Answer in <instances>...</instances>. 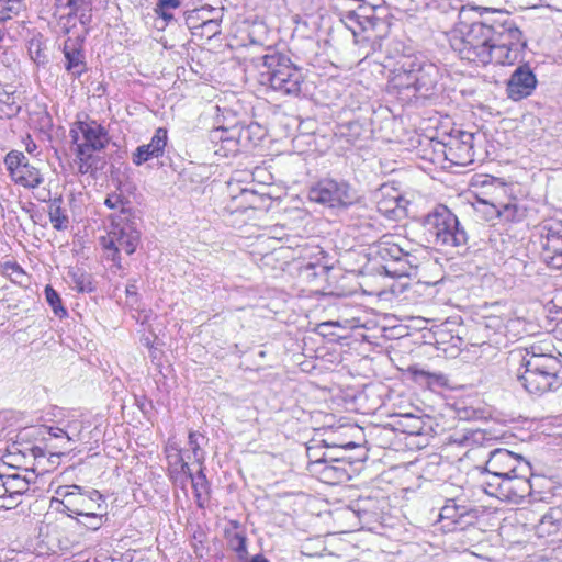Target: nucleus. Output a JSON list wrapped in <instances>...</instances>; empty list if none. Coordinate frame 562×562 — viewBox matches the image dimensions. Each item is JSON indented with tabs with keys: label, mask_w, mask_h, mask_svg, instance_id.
Instances as JSON below:
<instances>
[{
	"label": "nucleus",
	"mask_w": 562,
	"mask_h": 562,
	"mask_svg": "<svg viewBox=\"0 0 562 562\" xmlns=\"http://www.w3.org/2000/svg\"><path fill=\"white\" fill-rule=\"evenodd\" d=\"M4 37V31L2 29H0V42L3 40Z\"/></svg>",
	"instance_id": "obj_61"
},
{
	"label": "nucleus",
	"mask_w": 562,
	"mask_h": 562,
	"mask_svg": "<svg viewBox=\"0 0 562 562\" xmlns=\"http://www.w3.org/2000/svg\"><path fill=\"white\" fill-rule=\"evenodd\" d=\"M35 149H36V145H35V143L31 142L30 144H27V145H26V150H27L29 153H32V151H33V150H35Z\"/></svg>",
	"instance_id": "obj_58"
},
{
	"label": "nucleus",
	"mask_w": 562,
	"mask_h": 562,
	"mask_svg": "<svg viewBox=\"0 0 562 562\" xmlns=\"http://www.w3.org/2000/svg\"><path fill=\"white\" fill-rule=\"evenodd\" d=\"M4 164L13 181L24 188L35 189L44 182L41 169L31 164L21 151H10L4 159Z\"/></svg>",
	"instance_id": "obj_11"
},
{
	"label": "nucleus",
	"mask_w": 562,
	"mask_h": 562,
	"mask_svg": "<svg viewBox=\"0 0 562 562\" xmlns=\"http://www.w3.org/2000/svg\"><path fill=\"white\" fill-rule=\"evenodd\" d=\"M543 262L550 268L562 269V249L552 256L547 255Z\"/></svg>",
	"instance_id": "obj_48"
},
{
	"label": "nucleus",
	"mask_w": 562,
	"mask_h": 562,
	"mask_svg": "<svg viewBox=\"0 0 562 562\" xmlns=\"http://www.w3.org/2000/svg\"><path fill=\"white\" fill-rule=\"evenodd\" d=\"M212 143L214 144V153L222 157L234 156L241 150L237 138L216 140Z\"/></svg>",
	"instance_id": "obj_32"
},
{
	"label": "nucleus",
	"mask_w": 562,
	"mask_h": 562,
	"mask_svg": "<svg viewBox=\"0 0 562 562\" xmlns=\"http://www.w3.org/2000/svg\"><path fill=\"white\" fill-rule=\"evenodd\" d=\"M450 43L462 60L476 66H512L522 59L527 47L522 32L509 21L474 22L465 32L454 34Z\"/></svg>",
	"instance_id": "obj_1"
},
{
	"label": "nucleus",
	"mask_w": 562,
	"mask_h": 562,
	"mask_svg": "<svg viewBox=\"0 0 562 562\" xmlns=\"http://www.w3.org/2000/svg\"><path fill=\"white\" fill-rule=\"evenodd\" d=\"M485 470L494 476L495 480H502L519 470L530 472V464L518 456L507 449H495L490 453L486 461Z\"/></svg>",
	"instance_id": "obj_12"
},
{
	"label": "nucleus",
	"mask_w": 562,
	"mask_h": 562,
	"mask_svg": "<svg viewBox=\"0 0 562 562\" xmlns=\"http://www.w3.org/2000/svg\"><path fill=\"white\" fill-rule=\"evenodd\" d=\"M529 474L530 472L519 470L516 473L505 476L497 482L495 490L487 491V494L514 503H519L527 496L532 497L535 501H542V497L535 495L533 484L528 477Z\"/></svg>",
	"instance_id": "obj_10"
},
{
	"label": "nucleus",
	"mask_w": 562,
	"mask_h": 562,
	"mask_svg": "<svg viewBox=\"0 0 562 562\" xmlns=\"http://www.w3.org/2000/svg\"><path fill=\"white\" fill-rule=\"evenodd\" d=\"M499 213L504 222H520L527 216V209L517 200H510L507 203L499 202Z\"/></svg>",
	"instance_id": "obj_26"
},
{
	"label": "nucleus",
	"mask_w": 562,
	"mask_h": 562,
	"mask_svg": "<svg viewBox=\"0 0 562 562\" xmlns=\"http://www.w3.org/2000/svg\"><path fill=\"white\" fill-rule=\"evenodd\" d=\"M476 211L484 215L486 221L501 220L499 203H488L485 200H479Z\"/></svg>",
	"instance_id": "obj_39"
},
{
	"label": "nucleus",
	"mask_w": 562,
	"mask_h": 562,
	"mask_svg": "<svg viewBox=\"0 0 562 562\" xmlns=\"http://www.w3.org/2000/svg\"><path fill=\"white\" fill-rule=\"evenodd\" d=\"M446 158L454 165L468 166L474 161V134L465 131H454L445 145Z\"/></svg>",
	"instance_id": "obj_13"
},
{
	"label": "nucleus",
	"mask_w": 562,
	"mask_h": 562,
	"mask_svg": "<svg viewBox=\"0 0 562 562\" xmlns=\"http://www.w3.org/2000/svg\"><path fill=\"white\" fill-rule=\"evenodd\" d=\"M502 321L498 317H490L487 321V327H499Z\"/></svg>",
	"instance_id": "obj_53"
},
{
	"label": "nucleus",
	"mask_w": 562,
	"mask_h": 562,
	"mask_svg": "<svg viewBox=\"0 0 562 562\" xmlns=\"http://www.w3.org/2000/svg\"><path fill=\"white\" fill-rule=\"evenodd\" d=\"M56 493L63 497L61 512L68 516L83 517L94 512H103L106 508L103 495L97 490L82 492L78 485L59 486Z\"/></svg>",
	"instance_id": "obj_6"
},
{
	"label": "nucleus",
	"mask_w": 562,
	"mask_h": 562,
	"mask_svg": "<svg viewBox=\"0 0 562 562\" xmlns=\"http://www.w3.org/2000/svg\"><path fill=\"white\" fill-rule=\"evenodd\" d=\"M415 74V92L422 97L431 94L441 78V71L437 65L417 57L413 58Z\"/></svg>",
	"instance_id": "obj_15"
},
{
	"label": "nucleus",
	"mask_w": 562,
	"mask_h": 562,
	"mask_svg": "<svg viewBox=\"0 0 562 562\" xmlns=\"http://www.w3.org/2000/svg\"><path fill=\"white\" fill-rule=\"evenodd\" d=\"M192 482V487L195 493V497L201 498L203 493L207 492V480L202 469L199 470L196 475H193L191 470L189 469V473H186Z\"/></svg>",
	"instance_id": "obj_37"
},
{
	"label": "nucleus",
	"mask_w": 562,
	"mask_h": 562,
	"mask_svg": "<svg viewBox=\"0 0 562 562\" xmlns=\"http://www.w3.org/2000/svg\"><path fill=\"white\" fill-rule=\"evenodd\" d=\"M4 482L2 484H0V499L2 501H5L7 498H9V493L8 492H4Z\"/></svg>",
	"instance_id": "obj_55"
},
{
	"label": "nucleus",
	"mask_w": 562,
	"mask_h": 562,
	"mask_svg": "<svg viewBox=\"0 0 562 562\" xmlns=\"http://www.w3.org/2000/svg\"><path fill=\"white\" fill-rule=\"evenodd\" d=\"M322 474L326 480L333 481V483L341 482L348 477L347 471L339 465H325Z\"/></svg>",
	"instance_id": "obj_41"
},
{
	"label": "nucleus",
	"mask_w": 562,
	"mask_h": 562,
	"mask_svg": "<svg viewBox=\"0 0 562 562\" xmlns=\"http://www.w3.org/2000/svg\"><path fill=\"white\" fill-rule=\"evenodd\" d=\"M536 535L550 541H562V510L551 508L536 525Z\"/></svg>",
	"instance_id": "obj_17"
},
{
	"label": "nucleus",
	"mask_w": 562,
	"mask_h": 562,
	"mask_svg": "<svg viewBox=\"0 0 562 562\" xmlns=\"http://www.w3.org/2000/svg\"><path fill=\"white\" fill-rule=\"evenodd\" d=\"M52 435H53L54 437H61L63 435H66V432H65L63 429H60V428H56V429L54 430V432H52Z\"/></svg>",
	"instance_id": "obj_57"
},
{
	"label": "nucleus",
	"mask_w": 562,
	"mask_h": 562,
	"mask_svg": "<svg viewBox=\"0 0 562 562\" xmlns=\"http://www.w3.org/2000/svg\"><path fill=\"white\" fill-rule=\"evenodd\" d=\"M456 508L452 506H445L441 509L440 517L441 518H453L452 512H454Z\"/></svg>",
	"instance_id": "obj_50"
},
{
	"label": "nucleus",
	"mask_w": 562,
	"mask_h": 562,
	"mask_svg": "<svg viewBox=\"0 0 562 562\" xmlns=\"http://www.w3.org/2000/svg\"><path fill=\"white\" fill-rule=\"evenodd\" d=\"M551 344H533L509 353L519 363L517 381L530 394L541 395L562 385V357L552 353Z\"/></svg>",
	"instance_id": "obj_2"
},
{
	"label": "nucleus",
	"mask_w": 562,
	"mask_h": 562,
	"mask_svg": "<svg viewBox=\"0 0 562 562\" xmlns=\"http://www.w3.org/2000/svg\"><path fill=\"white\" fill-rule=\"evenodd\" d=\"M204 10L188 15L187 24L194 36L211 40L221 33V21L217 18L203 19Z\"/></svg>",
	"instance_id": "obj_18"
},
{
	"label": "nucleus",
	"mask_w": 562,
	"mask_h": 562,
	"mask_svg": "<svg viewBox=\"0 0 562 562\" xmlns=\"http://www.w3.org/2000/svg\"><path fill=\"white\" fill-rule=\"evenodd\" d=\"M4 492L9 493V498H19L29 491V481L18 473L5 475Z\"/></svg>",
	"instance_id": "obj_29"
},
{
	"label": "nucleus",
	"mask_w": 562,
	"mask_h": 562,
	"mask_svg": "<svg viewBox=\"0 0 562 562\" xmlns=\"http://www.w3.org/2000/svg\"><path fill=\"white\" fill-rule=\"evenodd\" d=\"M235 200L239 201L237 209H257L260 206L263 201V195L258 194L256 191L243 188L237 196H234Z\"/></svg>",
	"instance_id": "obj_31"
},
{
	"label": "nucleus",
	"mask_w": 562,
	"mask_h": 562,
	"mask_svg": "<svg viewBox=\"0 0 562 562\" xmlns=\"http://www.w3.org/2000/svg\"><path fill=\"white\" fill-rule=\"evenodd\" d=\"M25 9V0H0V22L18 16Z\"/></svg>",
	"instance_id": "obj_30"
},
{
	"label": "nucleus",
	"mask_w": 562,
	"mask_h": 562,
	"mask_svg": "<svg viewBox=\"0 0 562 562\" xmlns=\"http://www.w3.org/2000/svg\"><path fill=\"white\" fill-rule=\"evenodd\" d=\"M397 428L407 435L419 436L426 431V422L413 414H405L397 420Z\"/></svg>",
	"instance_id": "obj_25"
},
{
	"label": "nucleus",
	"mask_w": 562,
	"mask_h": 562,
	"mask_svg": "<svg viewBox=\"0 0 562 562\" xmlns=\"http://www.w3.org/2000/svg\"><path fill=\"white\" fill-rule=\"evenodd\" d=\"M140 241L137 218L130 209H122L110 216L108 234L100 238L105 258L117 268H122L120 251L127 255L135 252Z\"/></svg>",
	"instance_id": "obj_3"
},
{
	"label": "nucleus",
	"mask_w": 562,
	"mask_h": 562,
	"mask_svg": "<svg viewBox=\"0 0 562 562\" xmlns=\"http://www.w3.org/2000/svg\"><path fill=\"white\" fill-rule=\"evenodd\" d=\"M374 8L370 7H359L358 13H360L361 18L359 21L360 24V32L374 30L379 23H381V20L374 15Z\"/></svg>",
	"instance_id": "obj_33"
},
{
	"label": "nucleus",
	"mask_w": 562,
	"mask_h": 562,
	"mask_svg": "<svg viewBox=\"0 0 562 562\" xmlns=\"http://www.w3.org/2000/svg\"><path fill=\"white\" fill-rule=\"evenodd\" d=\"M67 7L70 8V10H72L74 5L76 4V1L75 0H67ZM72 13V11L69 12V15Z\"/></svg>",
	"instance_id": "obj_59"
},
{
	"label": "nucleus",
	"mask_w": 562,
	"mask_h": 562,
	"mask_svg": "<svg viewBox=\"0 0 562 562\" xmlns=\"http://www.w3.org/2000/svg\"><path fill=\"white\" fill-rule=\"evenodd\" d=\"M106 514L102 512H94L93 514L86 515L81 517V519H78V522L85 526L89 530H98L103 525V517Z\"/></svg>",
	"instance_id": "obj_40"
},
{
	"label": "nucleus",
	"mask_w": 562,
	"mask_h": 562,
	"mask_svg": "<svg viewBox=\"0 0 562 562\" xmlns=\"http://www.w3.org/2000/svg\"><path fill=\"white\" fill-rule=\"evenodd\" d=\"M238 539V547L236 548L237 551H245L246 550V542L244 537H237Z\"/></svg>",
	"instance_id": "obj_54"
},
{
	"label": "nucleus",
	"mask_w": 562,
	"mask_h": 562,
	"mask_svg": "<svg viewBox=\"0 0 562 562\" xmlns=\"http://www.w3.org/2000/svg\"><path fill=\"white\" fill-rule=\"evenodd\" d=\"M376 255L384 261L385 274L393 278L408 277L417 267V257L384 236L376 245Z\"/></svg>",
	"instance_id": "obj_7"
},
{
	"label": "nucleus",
	"mask_w": 562,
	"mask_h": 562,
	"mask_svg": "<svg viewBox=\"0 0 562 562\" xmlns=\"http://www.w3.org/2000/svg\"><path fill=\"white\" fill-rule=\"evenodd\" d=\"M259 82L282 95L297 97L302 90L304 76L290 57L281 53L267 54L261 57Z\"/></svg>",
	"instance_id": "obj_4"
},
{
	"label": "nucleus",
	"mask_w": 562,
	"mask_h": 562,
	"mask_svg": "<svg viewBox=\"0 0 562 562\" xmlns=\"http://www.w3.org/2000/svg\"><path fill=\"white\" fill-rule=\"evenodd\" d=\"M104 204L109 209H112V210L117 209V207H120L121 210L125 209L124 207V198L120 193L109 194L104 201Z\"/></svg>",
	"instance_id": "obj_46"
},
{
	"label": "nucleus",
	"mask_w": 562,
	"mask_h": 562,
	"mask_svg": "<svg viewBox=\"0 0 562 562\" xmlns=\"http://www.w3.org/2000/svg\"><path fill=\"white\" fill-rule=\"evenodd\" d=\"M67 281L72 289L81 293L94 291L92 276L78 267H70L67 271Z\"/></svg>",
	"instance_id": "obj_23"
},
{
	"label": "nucleus",
	"mask_w": 562,
	"mask_h": 562,
	"mask_svg": "<svg viewBox=\"0 0 562 562\" xmlns=\"http://www.w3.org/2000/svg\"><path fill=\"white\" fill-rule=\"evenodd\" d=\"M168 142V132L164 127L155 131L150 142L146 145L138 146L133 153L132 161L136 166H140L151 158L161 157Z\"/></svg>",
	"instance_id": "obj_16"
},
{
	"label": "nucleus",
	"mask_w": 562,
	"mask_h": 562,
	"mask_svg": "<svg viewBox=\"0 0 562 562\" xmlns=\"http://www.w3.org/2000/svg\"><path fill=\"white\" fill-rule=\"evenodd\" d=\"M409 371L415 379L424 378L428 383L445 385L447 381L446 376L441 373H431L416 367H411Z\"/></svg>",
	"instance_id": "obj_38"
},
{
	"label": "nucleus",
	"mask_w": 562,
	"mask_h": 562,
	"mask_svg": "<svg viewBox=\"0 0 562 562\" xmlns=\"http://www.w3.org/2000/svg\"><path fill=\"white\" fill-rule=\"evenodd\" d=\"M77 155V158L79 159V166H78V169H79V172L80 173H88L91 168H92V162H91V159L93 158L92 156V153L89 151V155Z\"/></svg>",
	"instance_id": "obj_47"
},
{
	"label": "nucleus",
	"mask_w": 562,
	"mask_h": 562,
	"mask_svg": "<svg viewBox=\"0 0 562 562\" xmlns=\"http://www.w3.org/2000/svg\"><path fill=\"white\" fill-rule=\"evenodd\" d=\"M547 232L542 244L541 258L547 259V255L552 256L562 249V221H554L543 226Z\"/></svg>",
	"instance_id": "obj_22"
},
{
	"label": "nucleus",
	"mask_w": 562,
	"mask_h": 562,
	"mask_svg": "<svg viewBox=\"0 0 562 562\" xmlns=\"http://www.w3.org/2000/svg\"><path fill=\"white\" fill-rule=\"evenodd\" d=\"M18 504H19L18 498H14V499L7 498L5 501H3L1 506L5 507V508H12V507L16 506Z\"/></svg>",
	"instance_id": "obj_52"
},
{
	"label": "nucleus",
	"mask_w": 562,
	"mask_h": 562,
	"mask_svg": "<svg viewBox=\"0 0 562 562\" xmlns=\"http://www.w3.org/2000/svg\"><path fill=\"white\" fill-rule=\"evenodd\" d=\"M180 0H158L154 9L155 14L161 20V24H156L159 30H164L169 22L173 20L172 10L180 7Z\"/></svg>",
	"instance_id": "obj_28"
},
{
	"label": "nucleus",
	"mask_w": 562,
	"mask_h": 562,
	"mask_svg": "<svg viewBox=\"0 0 562 562\" xmlns=\"http://www.w3.org/2000/svg\"><path fill=\"white\" fill-rule=\"evenodd\" d=\"M199 437V434L191 431L189 434V446L192 450L194 458L201 463V460L203 459V452L200 449V443L198 441Z\"/></svg>",
	"instance_id": "obj_45"
},
{
	"label": "nucleus",
	"mask_w": 562,
	"mask_h": 562,
	"mask_svg": "<svg viewBox=\"0 0 562 562\" xmlns=\"http://www.w3.org/2000/svg\"><path fill=\"white\" fill-rule=\"evenodd\" d=\"M422 224L438 247L451 249L465 246L468 243L467 232L460 225L458 217L446 205H437L423 217Z\"/></svg>",
	"instance_id": "obj_5"
},
{
	"label": "nucleus",
	"mask_w": 562,
	"mask_h": 562,
	"mask_svg": "<svg viewBox=\"0 0 562 562\" xmlns=\"http://www.w3.org/2000/svg\"><path fill=\"white\" fill-rule=\"evenodd\" d=\"M166 453L169 465H180V469L183 473H189V464L183 459L181 449L176 443H169L166 447Z\"/></svg>",
	"instance_id": "obj_34"
},
{
	"label": "nucleus",
	"mask_w": 562,
	"mask_h": 562,
	"mask_svg": "<svg viewBox=\"0 0 562 562\" xmlns=\"http://www.w3.org/2000/svg\"><path fill=\"white\" fill-rule=\"evenodd\" d=\"M361 18L360 13H358V10L356 11H348L342 18L344 24L352 32V34L356 36L358 33H360V24L361 22L359 19Z\"/></svg>",
	"instance_id": "obj_43"
},
{
	"label": "nucleus",
	"mask_w": 562,
	"mask_h": 562,
	"mask_svg": "<svg viewBox=\"0 0 562 562\" xmlns=\"http://www.w3.org/2000/svg\"><path fill=\"white\" fill-rule=\"evenodd\" d=\"M480 435L479 431H464L457 432L452 436V442L458 443L459 446H471L476 441L475 436Z\"/></svg>",
	"instance_id": "obj_44"
},
{
	"label": "nucleus",
	"mask_w": 562,
	"mask_h": 562,
	"mask_svg": "<svg viewBox=\"0 0 562 562\" xmlns=\"http://www.w3.org/2000/svg\"><path fill=\"white\" fill-rule=\"evenodd\" d=\"M538 85L537 77L529 64L519 65L506 82V94L513 101H521L533 93Z\"/></svg>",
	"instance_id": "obj_14"
},
{
	"label": "nucleus",
	"mask_w": 562,
	"mask_h": 562,
	"mask_svg": "<svg viewBox=\"0 0 562 562\" xmlns=\"http://www.w3.org/2000/svg\"><path fill=\"white\" fill-rule=\"evenodd\" d=\"M381 199L378 201V210L389 217H396L405 210L406 200L394 189L382 187Z\"/></svg>",
	"instance_id": "obj_20"
},
{
	"label": "nucleus",
	"mask_w": 562,
	"mask_h": 562,
	"mask_svg": "<svg viewBox=\"0 0 562 562\" xmlns=\"http://www.w3.org/2000/svg\"><path fill=\"white\" fill-rule=\"evenodd\" d=\"M63 0H58V2H61Z\"/></svg>",
	"instance_id": "obj_64"
},
{
	"label": "nucleus",
	"mask_w": 562,
	"mask_h": 562,
	"mask_svg": "<svg viewBox=\"0 0 562 562\" xmlns=\"http://www.w3.org/2000/svg\"><path fill=\"white\" fill-rule=\"evenodd\" d=\"M498 481H499V480H495V479H494V476L492 475V480H491V481L485 482V485H486V486L484 487L485 493H487V491H493V490H495V486L497 485V482H498Z\"/></svg>",
	"instance_id": "obj_51"
},
{
	"label": "nucleus",
	"mask_w": 562,
	"mask_h": 562,
	"mask_svg": "<svg viewBox=\"0 0 562 562\" xmlns=\"http://www.w3.org/2000/svg\"><path fill=\"white\" fill-rule=\"evenodd\" d=\"M414 63L412 57H407L401 64V67L394 70L393 76L390 80L392 88L397 91H404L414 89L415 90V74Z\"/></svg>",
	"instance_id": "obj_21"
},
{
	"label": "nucleus",
	"mask_w": 562,
	"mask_h": 562,
	"mask_svg": "<svg viewBox=\"0 0 562 562\" xmlns=\"http://www.w3.org/2000/svg\"><path fill=\"white\" fill-rule=\"evenodd\" d=\"M237 138V125L232 127H217L210 133L211 142Z\"/></svg>",
	"instance_id": "obj_42"
},
{
	"label": "nucleus",
	"mask_w": 562,
	"mask_h": 562,
	"mask_svg": "<svg viewBox=\"0 0 562 562\" xmlns=\"http://www.w3.org/2000/svg\"><path fill=\"white\" fill-rule=\"evenodd\" d=\"M3 481H5V475H1V474H0V484H2V483H3Z\"/></svg>",
	"instance_id": "obj_62"
},
{
	"label": "nucleus",
	"mask_w": 562,
	"mask_h": 562,
	"mask_svg": "<svg viewBox=\"0 0 562 562\" xmlns=\"http://www.w3.org/2000/svg\"><path fill=\"white\" fill-rule=\"evenodd\" d=\"M12 268H13L14 270H21V269H20V267H19L16 263H13V265H12Z\"/></svg>",
	"instance_id": "obj_63"
},
{
	"label": "nucleus",
	"mask_w": 562,
	"mask_h": 562,
	"mask_svg": "<svg viewBox=\"0 0 562 562\" xmlns=\"http://www.w3.org/2000/svg\"><path fill=\"white\" fill-rule=\"evenodd\" d=\"M70 136L76 145L78 155H89V151H100L109 144L106 128L94 120L78 121L70 130Z\"/></svg>",
	"instance_id": "obj_9"
},
{
	"label": "nucleus",
	"mask_w": 562,
	"mask_h": 562,
	"mask_svg": "<svg viewBox=\"0 0 562 562\" xmlns=\"http://www.w3.org/2000/svg\"><path fill=\"white\" fill-rule=\"evenodd\" d=\"M307 198L328 207L347 206L356 199L355 193L346 181L323 179L308 189Z\"/></svg>",
	"instance_id": "obj_8"
},
{
	"label": "nucleus",
	"mask_w": 562,
	"mask_h": 562,
	"mask_svg": "<svg viewBox=\"0 0 562 562\" xmlns=\"http://www.w3.org/2000/svg\"><path fill=\"white\" fill-rule=\"evenodd\" d=\"M263 136L261 126L257 123L249 125H237V142L243 149L255 147Z\"/></svg>",
	"instance_id": "obj_24"
},
{
	"label": "nucleus",
	"mask_w": 562,
	"mask_h": 562,
	"mask_svg": "<svg viewBox=\"0 0 562 562\" xmlns=\"http://www.w3.org/2000/svg\"><path fill=\"white\" fill-rule=\"evenodd\" d=\"M323 445L328 448H339L344 450H351L357 447L353 441H348L339 438L338 431L329 432L326 438L322 440Z\"/></svg>",
	"instance_id": "obj_35"
},
{
	"label": "nucleus",
	"mask_w": 562,
	"mask_h": 562,
	"mask_svg": "<svg viewBox=\"0 0 562 562\" xmlns=\"http://www.w3.org/2000/svg\"><path fill=\"white\" fill-rule=\"evenodd\" d=\"M61 198H54L49 201L48 216L53 227L57 231H64L68 227L69 220L61 209Z\"/></svg>",
	"instance_id": "obj_27"
},
{
	"label": "nucleus",
	"mask_w": 562,
	"mask_h": 562,
	"mask_svg": "<svg viewBox=\"0 0 562 562\" xmlns=\"http://www.w3.org/2000/svg\"><path fill=\"white\" fill-rule=\"evenodd\" d=\"M65 68L74 77H79L86 71L85 57L77 40L68 38L64 43Z\"/></svg>",
	"instance_id": "obj_19"
},
{
	"label": "nucleus",
	"mask_w": 562,
	"mask_h": 562,
	"mask_svg": "<svg viewBox=\"0 0 562 562\" xmlns=\"http://www.w3.org/2000/svg\"><path fill=\"white\" fill-rule=\"evenodd\" d=\"M250 562H269V561L263 555L256 554L255 557H252Z\"/></svg>",
	"instance_id": "obj_56"
},
{
	"label": "nucleus",
	"mask_w": 562,
	"mask_h": 562,
	"mask_svg": "<svg viewBox=\"0 0 562 562\" xmlns=\"http://www.w3.org/2000/svg\"><path fill=\"white\" fill-rule=\"evenodd\" d=\"M10 111H11V113H10L9 115H11V114H15V113H18V111H19V106L12 108V106L10 105Z\"/></svg>",
	"instance_id": "obj_60"
},
{
	"label": "nucleus",
	"mask_w": 562,
	"mask_h": 562,
	"mask_svg": "<svg viewBox=\"0 0 562 562\" xmlns=\"http://www.w3.org/2000/svg\"><path fill=\"white\" fill-rule=\"evenodd\" d=\"M137 290L138 289H137V285H136L135 282L127 284L125 292H126V295H127V297H128L131 303L136 302V300H137Z\"/></svg>",
	"instance_id": "obj_49"
},
{
	"label": "nucleus",
	"mask_w": 562,
	"mask_h": 562,
	"mask_svg": "<svg viewBox=\"0 0 562 562\" xmlns=\"http://www.w3.org/2000/svg\"><path fill=\"white\" fill-rule=\"evenodd\" d=\"M45 296L56 316L63 317L67 315V311L61 305L59 294L50 285L45 288Z\"/></svg>",
	"instance_id": "obj_36"
}]
</instances>
